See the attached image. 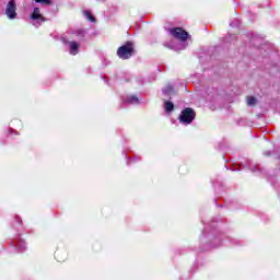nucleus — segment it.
I'll list each match as a JSON object with an SVG mask.
<instances>
[{
    "instance_id": "1",
    "label": "nucleus",
    "mask_w": 280,
    "mask_h": 280,
    "mask_svg": "<svg viewBox=\"0 0 280 280\" xmlns=\"http://www.w3.org/2000/svg\"><path fill=\"white\" fill-rule=\"evenodd\" d=\"M133 51L135 47L132 46V43H127L126 45L118 48L117 56L122 60H128V58L132 56Z\"/></svg>"
},
{
    "instance_id": "2",
    "label": "nucleus",
    "mask_w": 280,
    "mask_h": 280,
    "mask_svg": "<svg viewBox=\"0 0 280 280\" xmlns=\"http://www.w3.org/2000/svg\"><path fill=\"white\" fill-rule=\"evenodd\" d=\"M194 117H196V113H194V109L186 108L182 112L179 119L182 124H191V121H194Z\"/></svg>"
},
{
    "instance_id": "3",
    "label": "nucleus",
    "mask_w": 280,
    "mask_h": 280,
    "mask_svg": "<svg viewBox=\"0 0 280 280\" xmlns=\"http://www.w3.org/2000/svg\"><path fill=\"white\" fill-rule=\"evenodd\" d=\"M171 34L172 36H174V38H177L178 40H187V38H189V33L180 27L172 28Z\"/></svg>"
},
{
    "instance_id": "4",
    "label": "nucleus",
    "mask_w": 280,
    "mask_h": 280,
    "mask_svg": "<svg viewBox=\"0 0 280 280\" xmlns=\"http://www.w3.org/2000/svg\"><path fill=\"white\" fill-rule=\"evenodd\" d=\"M5 14L9 19H15L16 18V2H14V0H11L8 3Z\"/></svg>"
},
{
    "instance_id": "5",
    "label": "nucleus",
    "mask_w": 280,
    "mask_h": 280,
    "mask_svg": "<svg viewBox=\"0 0 280 280\" xmlns=\"http://www.w3.org/2000/svg\"><path fill=\"white\" fill-rule=\"evenodd\" d=\"M31 19H33V21H43L45 22V18L43 16V14H40V9L35 8L33 13L31 14Z\"/></svg>"
},
{
    "instance_id": "6",
    "label": "nucleus",
    "mask_w": 280,
    "mask_h": 280,
    "mask_svg": "<svg viewBox=\"0 0 280 280\" xmlns=\"http://www.w3.org/2000/svg\"><path fill=\"white\" fill-rule=\"evenodd\" d=\"M79 47H80V46L78 45V43L71 42V43H70V54H71L72 56H75V54H78Z\"/></svg>"
},
{
    "instance_id": "7",
    "label": "nucleus",
    "mask_w": 280,
    "mask_h": 280,
    "mask_svg": "<svg viewBox=\"0 0 280 280\" xmlns=\"http://www.w3.org/2000/svg\"><path fill=\"white\" fill-rule=\"evenodd\" d=\"M255 104H257V98H255L253 96H248L247 97V105L248 106H255Z\"/></svg>"
},
{
    "instance_id": "8",
    "label": "nucleus",
    "mask_w": 280,
    "mask_h": 280,
    "mask_svg": "<svg viewBox=\"0 0 280 280\" xmlns=\"http://www.w3.org/2000/svg\"><path fill=\"white\" fill-rule=\"evenodd\" d=\"M165 110H166L167 113H171V110H174V104L171 103V102H166V103H165Z\"/></svg>"
},
{
    "instance_id": "9",
    "label": "nucleus",
    "mask_w": 280,
    "mask_h": 280,
    "mask_svg": "<svg viewBox=\"0 0 280 280\" xmlns=\"http://www.w3.org/2000/svg\"><path fill=\"white\" fill-rule=\"evenodd\" d=\"M84 16H86L88 21H91L92 23L95 22V18L91 14L89 11H84Z\"/></svg>"
},
{
    "instance_id": "10",
    "label": "nucleus",
    "mask_w": 280,
    "mask_h": 280,
    "mask_svg": "<svg viewBox=\"0 0 280 280\" xmlns=\"http://www.w3.org/2000/svg\"><path fill=\"white\" fill-rule=\"evenodd\" d=\"M36 3H43L44 5H51V0H35Z\"/></svg>"
},
{
    "instance_id": "11",
    "label": "nucleus",
    "mask_w": 280,
    "mask_h": 280,
    "mask_svg": "<svg viewBox=\"0 0 280 280\" xmlns=\"http://www.w3.org/2000/svg\"><path fill=\"white\" fill-rule=\"evenodd\" d=\"M129 102H130L131 104H137V103L139 102V100H138L137 97H135V96H130V97H129Z\"/></svg>"
}]
</instances>
